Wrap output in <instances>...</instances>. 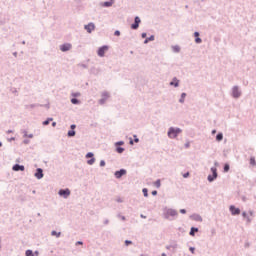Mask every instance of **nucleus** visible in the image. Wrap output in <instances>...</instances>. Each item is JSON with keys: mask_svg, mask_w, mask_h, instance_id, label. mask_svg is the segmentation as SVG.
I'll use <instances>...</instances> for the list:
<instances>
[{"mask_svg": "<svg viewBox=\"0 0 256 256\" xmlns=\"http://www.w3.org/2000/svg\"><path fill=\"white\" fill-rule=\"evenodd\" d=\"M177 215H179V213L173 208H166L163 212V217L167 219V221H173L175 219L173 217H177Z\"/></svg>", "mask_w": 256, "mask_h": 256, "instance_id": "1", "label": "nucleus"}, {"mask_svg": "<svg viewBox=\"0 0 256 256\" xmlns=\"http://www.w3.org/2000/svg\"><path fill=\"white\" fill-rule=\"evenodd\" d=\"M183 130L181 128H175V127H170L168 129L167 135L169 139H177L179 137V133H182Z\"/></svg>", "mask_w": 256, "mask_h": 256, "instance_id": "2", "label": "nucleus"}, {"mask_svg": "<svg viewBox=\"0 0 256 256\" xmlns=\"http://www.w3.org/2000/svg\"><path fill=\"white\" fill-rule=\"evenodd\" d=\"M211 172L212 174H209L207 177L209 183H213V181H215L217 177H219V174L217 173V167H212Z\"/></svg>", "mask_w": 256, "mask_h": 256, "instance_id": "3", "label": "nucleus"}, {"mask_svg": "<svg viewBox=\"0 0 256 256\" xmlns=\"http://www.w3.org/2000/svg\"><path fill=\"white\" fill-rule=\"evenodd\" d=\"M107 51H109L108 45H103V46L99 47L97 50L98 57H105V53H107Z\"/></svg>", "mask_w": 256, "mask_h": 256, "instance_id": "4", "label": "nucleus"}, {"mask_svg": "<svg viewBox=\"0 0 256 256\" xmlns=\"http://www.w3.org/2000/svg\"><path fill=\"white\" fill-rule=\"evenodd\" d=\"M139 25H141V18L139 16H135L134 23L131 24V29H133V31H137V29H139Z\"/></svg>", "mask_w": 256, "mask_h": 256, "instance_id": "5", "label": "nucleus"}, {"mask_svg": "<svg viewBox=\"0 0 256 256\" xmlns=\"http://www.w3.org/2000/svg\"><path fill=\"white\" fill-rule=\"evenodd\" d=\"M232 97L233 99H239V97H241V90H239V86L232 87Z\"/></svg>", "mask_w": 256, "mask_h": 256, "instance_id": "6", "label": "nucleus"}, {"mask_svg": "<svg viewBox=\"0 0 256 256\" xmlns=\"http://www.w3.org/2000/svg\"><path fill=\"white\" fill-rule=\"evenodd\" d=\"M58 195H60V197H63L64 199H67V197H69V195H71V190H69V188L60 189L58 191Z\"/></svg>", "mask_w": 256, "mask_h": 256, "instance_id": "7", "label": "nucleus"}, {"mask_svg": "<svg viewBox=\"0 0 256 256\" xmlns=\"http://www.w3.org/2000/svg\"><path fill=\"white\" fill-rule=\"evenodd\" d=\"M109 99V92L105 91L101 94V99L99 100V105H105Z\"/></svg>", "mask_w": 256, "mask_h": 256, "instance_id": "8", "label": "nucleus"}, {"mask_svg": "<svg viewBox=\"0 0 256 256\" xmlns=\"http://www.w3.org/2000/svg\"><path fill=\"white\" fill-rule=\"evenodd\" d=\"M229 211H230L231 215H233V216L241 215V209L235 207V205H230Z\"/></svg>", "mask_w": 256, "mask_h": 256, "instance_id": "9", "label": "nucleus"}, {"mask_svg": "<svg viewBox=\"0 0 256 256\" xmlns=\"http://www.w3.org/2000/svg\"><path fill=\"white\" fill-rule=\"evenodd\" d=\"M86 159H89L87 161L88 165H93L95 163V154H93V152H88L86 154Z\"/></svg>", "mask_w": 256, "mask_h": 256, "instance_id": "10", "label": "nucleus"}, {"mask_svg": "<svg viewBox=\"0 0 256 256\" xmlns=\"http://www.w3.org/2000/svg\"><path fill=\"white\" fill-rule=\"evenodd\" d=\"M123 175H127V170L126 169H120V170H117L115 173H114V177H116V179H121V177H123Z\"/></svg>", "mask_w": 256, "mask_h": 256, "instance_id": "11", "label": "nucleus"}, {"mask_svg": "<svg viewBox=\"0 0 256 256\" xmlns=\"http://www.w3.org/2000/svg\"><path fill=\"white\" fill-rule=\"evenodd\" d=\"M70 129L71 130H69L67 133V137H75V135L77 134V132H75V129H77V125L71 124Z\"/></svg>", "mask_w": 256, "mask_h": 256, "instance_id": "12", "label": "nucleus"}, {"mask_svg": "<svg viewBox=\"0 0 256 256\" xmlns=\"http://www.w3.org/2000/svg\"><path fill=\"white\" fill-rule=\"evenodd\" d=\"M84 29L87 30V33H93L95 31V23L90 22L84 26Z\"/></svg>", "mask_w": 256, "mask_h": 256, "instance_id": "13", "label": "nucleus"}, {"mask_svg": "<svg viewBox=\"0 0 256 256\" xmlns=\"http://www.w3.org/2000/svg\"><path fill=\"white\" fill-rule=\"evenodd\" d=\"M70 49H71L70 43H64L60 45V51H62V53H67V51H70Z\"/></svg>", "mask_w": 256, "mask_h": 256, "instance_id": "14", "label": "nucleus"}, {"mask_svg": "<svg viewBox=\"0 0 256 256\" xmlns=\"http://www.w3.org/2000/svg\"><path fill=\"white\" fill-rule=\"evenodd\" d=\"M34 177H36V179H43V168H37Z\"/></svg>", "mask_w": 256, "mask_h": 256, "instance_id": "15", "label": "nucleus"}, {"mask_svg": "<svg viewBox=\"0 0 256 256\" xmlns=\"http://www.w3.org/2000/svg\"><path fill=\"white\" fill-rule=\"evenodd\" d=\"M13 171H25V166L20 164H15L12 167Z\"/></svg>", "mask_w": 256, "mask_h": 256, "instance_id": "16", "label": "nucleus"}, {"mask_svg": "<svg viewBox=\"0 0 256 256\" xmlns=\"http://www.w3.org/2000/svg\"><path fill=\"white\" fill-rule=\"evenodd\" d=\"M194 221H198V222H203V217H201V215L199 214H193L192 216H190Z\"/></svg>", "mask_w": 256, "mask_h": 256, "instance_id": "17", "label": "nucleus"}, {"mask_svg": "<svg viewBox=\"0 0 256 256\" xmlns=\"http://www.w3.org/2000/svg\"><path fill=\"white\" fill-rule=\"evenodd\" d=\"M171 87H179V79L177 77H174L172 81L170 82Z\"/></svg>", "mask_w": 256, "mask_h": 256, "instance_id": "18", "label": "nucleus"}, {"mask_svg": "<svg viewBox=\"0 0 256 256\" xmlns=\"http://www.w3.org/2000/svg\"><path fill=\"white\" fill-rule=\"evenodd\" d=\"M195 233H199V228H197V227H191L190 232H189V235H190L191 237H195Z\"/></svg>", "mask_w": 256, "mask_h": 256, "instance_id": "19", "label": "nucleus"}, {"mask_svg": "<svg viewBox=\"0 0 256 256\" xmlns=\"http://www.w3.org/2000/svg\"><path fill=\"white\" fill-rule=\"evenodd\" d=\"M35 107H43L42 104H29L26 105V109H35Z\"/></svg>", "mask_w": 256, "mask_h": 256, "instance_id": "20", "label": "nucleus"}, {"mask_svg": "<svg viewBox=\"0 0 256 256\" xmlns=\"http://www.w3.org/2000/svg\"><path fill=\"white\" fill-rule=\"evenodd\" d=\"M185 97H187V93L183 92L180 96L179 103H185Z\"/></svg>", "mask_w": 256, "mask_h": 256, "instance_id": "21", "label": "nucleus"}, {"mask_svg": "<svg viewBox=\"0 0 256 256\" xmlns=\"http://www.w3.org/2000/svg\"><path fill=\"white\" fill-rule=\"evenodd\" d=\"M149 41H155V35H151L150 37L146 38L144 40V44L147 45V43H149Z\"/></svg>", "mask_w": 256, "mask_h": 256, "instance_id": "22", "label": "nucleus"}, {"mask_svg": "<svg viewBox=\"0 0 256 256\" xmlns=\"http://www.w3.org/2000/svg\"><path fill=\"white\" fill-rule=\"evenodd\" d=\"M51 235H52V237H56L57 239H59V237H61V232H57V231L53 230L51 232Z\"/></svg>", "mask_w": 256, "mask_h": 256, "instance_id": "23", "label": "nucleus"}, {"mask_svg": "<svg viewBox=\"0 0 256 256\" xmlns=\"http://www.w3.org/2000/svg\"><path fill=\"white\" fill-rule=\"evenodd\" d=\"M231 169V166L229 163L224 164L223 171L224 173H229V170Z\"/></svg>", "mask_w": 256, "mask_h": 256, "instance_id": "24", "label": "nucleus"}, {"mask_svg": "<svg viewBox=\"0 0 256 256\" xmlns=\"http://www.w3.org/2000/svg\"><path fill=\"white\" fill-rule=\"evenodd\" d=\"M71 103H72V105H79L81 103V101L77 98H72Z\"/></svg>", "mask_w": 256, "mask_h": 256, "instance_id": "25", "label": "nucleus"}, {"mask_svg": "<svg viewBox=\"0 0 256 256\" xmlns=\"http://www.w3.org/2000/svg\"><path fill=\"white\" fill-rule=\"evenodd\" d=\"M172 51L174 53H179V51H181V47H179L178 45L172 46Z\"/></svg>", "mask_w": 256, "mask_h": 256, "instance_id": "26", "label": "nucleus"}, {"mask_svg": "<svg viewBox=\"0 0 256 256\" xmlns=\"http://www.w3.org/2000/svg\"><path fill=\"white\" fill-rule=\"evenodd\" d=\"M53 121V118H47L45 121L42 122V125L47 126Z\"/></svg>", "mask_w": 256, "mask_h": 256, "instance_id": "27", "label": "nucleus"}, {"mask_svg": "<svg viewBox=\"0 0 256 256\" xmlns=\"http://www.w3.org/2000/svg\"><path fill=\"white\" fill-rule=\"evenodd\" d=\"M223 139V133L219 132L217 135H216V141H221Z\"/></svg>", "mask_w": 256, "mask_h": 256, "instance_id": "28", "label": "nucleus"}, {"mask_svg": "<svg viewBox=\"0 0 256 256\" xmlns=\"http://www.w3.org/2000/svg\"><path fill=\"white\" fill-rule=\"evenodd\" d=\"M116 151L121 154L125 151V148L121 147V146H116Z\"/></svg>", "mask_w": 256, "mask_h": 256, "instance_id": "29", "label": "nucleus"}, {"mask_svg": "<svg viewBox=\"0 0 256 256\" xmlns=\"http://www.w3.org/2000/svg\"><path fill=\"white\" fill-rule=\"evenodd\" d=\"M142 193H143L144 197H149V190L147 188H143Z\"/></svg>", "mask_w": 256, "mask_h": 256, "instance_id": "30", "label": "nucleus"}, {"mask_svg": "<svg viewBox=\"0 0 256 256\" xmlns=\"http://www.w3.org/2000/svg\"><path fill=\"white\" fill-rule=\"evenodd\" d=\"M170 247H172V249H177V247H179V245L177 244V242L172 241V242L170 243Z\"/></svg>", "mask_w": 256, "mask_h": 256, "instance_id": "31", "label": "nucleus"}, {"mask_svg": "<svg viewBox=\"0 0 256 256\" xmlns=\"http://www.w3.org/2000/svg\"><path fill=\"white\" fill-rule=\"evenodd\" d=\"M25 255L26 256H35L33 250H26Z\"/></svg>", "mask_w": 256, "mask_h": 256, "instance_id": "32", "label": "nucleus"}, {"mask_svg": "<svg viewBox=\"0 0 256 256\" xmlns=\"http://www.w3.org/2000/svg\"><path fill=\"white\" fill-rule=\"evenodd\" d=\"M112 5H113L112 1H106L104 2L103 7H111Z\"/></svg>", "mask_w": 256, "mask_h": 256, "instance_id": "33", "label": "nucleus"}, {"mask_svg": "<svg viewBox=\"0 0 256 256\" xmlns=\"http://www.w3.org/2000/svg\"><path fill=\"white\" fill-rule=\"evenodd\" d=\"M154 185H155V187H156L157 189H159V187H161V180H160V179L156 180L155 183H154Z\"/></svg>", "mask_w": 256, "mask_h": 256, "instance_id": "34", "label": "nucleus"}, {"mask_svg": "<svg viewBox=\"0 0 256 256\" xmlns=\"http://www.w3.org/2000/svg\"><path fill=\"white\" fill-rule=\"evenodd\" d=\"M250 165H252V166H255V165H256V161H255V157H254V156H252V157L250 158Z\"/></svg>", "mask_w": 256, "mask_h": 256, "instance_id": "35", "label": "nucleus"}, {"mask_svg": "<svg viewBox=\"0 0 256 256\" xmlns=\"http://www.w3.org/2000/svg\"><path fill=\"white\" fill-rule=\"evenodd\" d=\"M121 145H125L124 141H118L115 143V147H121Z\"/></svg>", "mask_w": 256, "mask_h": 256, "instance_id": "36", "label": "nucleus"}, {"mask_svg": "<svg viewBox=\"0 0 256 256\" xmlns=\"http://www.w3.org/2000/svg\"><path fill=\"white\" fill-rule=\"evenodd\" d=\"M125 245H126V247H129V245H133V241H131V240H125Z\"/></svg>", "mask_w": 256, "mask_h": 256, "instance_id": "37", "label": "nucleus"}, {"mask_svg": "<svg viewBox=\"0 0 256 256\" xmlns=\"http://www.w3.org/2000/svg\"><path fill=\"white\" fill-rule=\"evenodd\" d=\"M72 95V97H81V93L80 92H74V93H72L71 94Z\"/></svg>", "mask_w": 256, "mask_h": 256, "instance_id": "38", "label": "nucleus"}, {"mask_svg": "<svg viewBox=\"0 0 256 256\" xmlns=\"http://www.w3.org/2000/svg\"><path fill=\"white\" fill-rule=\"evenodd\" d=\"M195 43L200 44L203 43V40L200 37L195 38Z\"/></svg>", "mask_w": 256, "mask_h": 256, "instance_id": "39", "label": "nucleus"}, {"mask_svg": "<svg viewBox=\"0 0 256 256\" xmlns=\"http://www.w3.org/2000/svg\"><path fill=\"white\" fill-rule=\"evenodd\" d=\"M117 217H118L119 219H121L122 221H125V219H126L125 216H123V215H121V214H118Z\"/></svg>", "mask_w": 256, "mask_h": 256, "instance_id": "40", "label": "nucleus"}, {"mask_svg": "<svg viewBox=\"0 0 256 256\" xmlns=\"http://www.w3.org/2000/svg\"><path fill=\"white\" fill-rule=\"evenodd\" d=\"M78 67H82V69H87V64H78Z\"/></svg>", "mask_w": 256, "mask_h": 256, "instance_id": "41", "label": "nucleus"}, {"mask_svg": "<svg viewBox=\"0 0 256 256\" xmlns=\"http://www.w3.org/2000/svg\"><path fill=\"white\" fill-rule=\"evenodd\" d=\"M23 143H24V145H29V143H31V141L29 139H24Z\"/></svg>", "mask_w": 256, "mask_h": 256, "instance_id": "42", "label": "nucleus"}, {"mask_svg": "<svg viewBox=\"0 0 256 256\" xmlns=\"http://www.w3.org/2000/svg\"><path fill=\"white\" fill-rule=\"evenodd\" d=\"M114 35H115L116 37H119V35H121V31L116 30V31L114 32Z\"/></svg>", "mask_w": 256, "mask_h": 256, "instance_id": "43", "label": "nucleus"}, {"mask_svg": "<svg viewBox=\"0 0 256 256\" xmlns=\"http://www.w3.org/2000/svg\"><path fill=\"white\" fill-rule=\"evenodd\" d=\"M242 217H244V219H247L249 216L247 215V212H242Z\"/></svg>", "mask_w": 256, "mask_h": 256, "instance_id": "44", "label": "nucleus"}, {"mask_svg": "<svg viewBox=\"0 0 256 256\" xmlns=\"http://www.w3.org/2000/svg\"><path fill=\"white\" fill-rule=\"evenodd\" d=\"M141 37H142V39H147V33L143 32V33L141 34Z\"/></svg>", "mask_w": 256, "mask_h": 256, "instance_id": "45", "label": "nucleus"}, {"mask_svg": "<svg viewBox=\"0 0 256 256\" xmlns=\"http://www.w3.org/2000/svg\"><path fill=\"white\" fill-rule=\"evenodd\" d=\"M23 137H28L27 130H22Z\"/></svg>", "mask_w": 256, "mask_h": 256, "instance_id": "46", "label": "nucleus"}, {"mask_svg": "<svg viewBox=\"0 0 256 256\" xmlns=\"http://www.w3.org/2000/svg\"><path fill=\"white\" fill-rule=\"evenodd\" d=\"M100 167H105V160L100 161Z\"/></svg>", "mask_w": 256, "mask_h": 256, "instance_id": "47", "label": "nucleus"}, {"mask_svg": "<svg viewBox=\"0 0 256 256\" xmlns=\"http://www.w3.org/2000/svg\"><path fill=\"white\" fill-rule=\"evenodd\" d=\"M189 175H190L189 172L184 173V174H183L184 179H187V177H189Z\"/></svg>", "mask_w": 256, "mask_h": 256, "instance_id": "48", "label": "nucleus"}, {"mask_svg": "<svg viewBox=\"0 0 256 256\" xmlns=\"http://www.w3.org/2000/svg\"><path fill=\"white\" fill-rule=\"evenodd\" d=\"M180 213H181L182 215H185V213H187V210H186V209H180Z\"/></svg>", "mask_w": 256, "mask_h": 256, "instance_id": "49", "label": "nucleus"}, {"mask_svg": "<svg viewBox=\"0 0 256 256\" xmlns=\"http://www.w3.org/2000/svg\"><path fill=\"white\" fill-rule=\"evenodd\" d=\"M134 142L139 143V138H137V135H134Z\"/></svg>", "mask_w": 256, "mask_h": 256, "instance_id": "50", "label": "nucleus"}, {"mask_svg": "<svg viewBox=\"0 0 256 256\" xmlns=\"http://www.w3.org/2000/svg\"><path fill=\"white\" fill-rule=\"evenodd\" d=\"M116 201H117V203H123V199H121V197H118V198L116 199Z\"/></svg>", "mask_w": 256, "mask_h": 256, "instance_id": "51", "label": "nucleus"}, {"mask_svg": "<svg viewBox=\"0 0 256 256\" xmlns=\"http://www.w3.org/2000/svg\"><path fill=\"white\" fill-rule=\"evenodd\" d=\"M189 251H190L191 253H195V247H190V248H189Z\"/></svg>", "mask_w": 256, "mask_h": 256, "instance_id": "52", "label": "nucleus"}, {"mask_svg": "<svg viewBox=\"0 0 256 256\" xmlns=\"http://www.w3.org/2000/svg\"><path fill=\"white\" fill-rule=\"evenodd\" d=\"M166 249H167L168 251H171V249H173V248L171 247V244H169V245L166 246Z\"/></svg>", "mask_w": 256, "mask_h": 256, "instance_id": "53", "label": "nucleus"}, {"mask_svg": "<svg viewBox=\"0 0 256 256\" xmlns=\"http://www.w3.org/2000/svg\"><path fill=\"white\" fill-rule=\"evenodd\" d=\"M199 32H194V37H195V39H197V37H199Z\"/></svg>", "mask_w": 256, "mask_h": 256, "instance_id": "54", "label": "nucleus"}, {"mask_svg": "<svg viewBox=\"0 0 256 256\" xmlns=\"http://www.w3.org/2000/svg\"><path fill=\"white\" fill-rule=\"evenodd\" d=\"M242 201H243L244 203H246V202H247V197L242 196Z\"/></svg>", "mask_w": 256, "mask_h": 256, "instance_id": "55", "label": "nucleus"}, {"mask_svg": "<svg viewBox=\"0 0 256 256\" xmlns=\"http://www.w3.org/2000/svg\"><path fill=\"white\" fill-rule=\"evenodd\" d=\"M104 225H109V219L104 220Z\"/></svg>", "mask_w": 256, "mask_h": 256, "instance_id": "56", "label": "nucleus"}, {"mask_svg": "<svg viewBox=\"0 0 256 256\" xmlns=\"http://www.w3.org/2000/svg\"><path fill=\"white\" fill-rule=\"evenodd\" d=\"M152 195L155 197V195H157V190H153Z\"/></svg>", "mask_w": 256, "mask_h": 256, "instance_id": "57", "label": "nucleus"}, {"mask_svg": "<svg viewBox=\"0 0 256 256\" xmlns=\"http://www.w3.org/2000/svg\"><path fill=\"white\" fill-rule=\"evenodd\" d=\"M76 245H83V241H77Z\"/></svg>", "mask_w": 256, "mask_h": 256, "instance_id": "58", "label": "nucleus"}, {"mask_svg": "<svg viewBox=\"0 0 256 256\" xmlns=\"http://www.w3.org/2000/svg\"><path fill=\"white\" fill-rule=\"evenodd\" d=\"M42 107H46V109H49V108H50V105H49V103H48V104L43 105Z\"/></svg>", "mask_w": 256, "mask_h": 256, "instance_id": "59", "label": "nucleus"}, {"mask_svg": "<svg viewBox=\"0 0 256 256\" xmlns=\"http://www.w3.org/2000/svg\"><path fill=\"white\" fill-rule=\"evenodd\" d=\"M249 215H250L251 217H253V215H254L253 210H250V211H249Z\"/></svg>", "mask_w": 256, "mask_h": 256, "instance_id": "60", "label": "nucleus"}, {"mask_svg": "<svg viewBox=\"0 0 256 256\" xmlns=\"http://www.w3.org/2000/svg\"><path fill=\"white\" fill-rule=\"evenodd\" d=\"M246 220H247V223H251V218H249V216L246 218Z\"/></svg>", "mask_w": 256, "mask_h": 256, "instance_id": "61", "label": "nucleus"}, {"mask_svg": "<svg viewBox=\"0 0 256 256\" xmlns=\"http://www.w3.org/2000/svg\"><path fill=\"white\" fill-rule=\"evenodd\" d=\"M34 256H39V251L36 250V251L34 252Z\"/></svg>", "mask_w": 256, "mask_h": 256, "instance_id": "62", "label": "nucleus"}, {"mask_svg": "<svg viewBox=\"0 0 256 256\" xmlns=\"http://www.w3.org/2000/svg\"><path fill=\"white\" fill-rule=\"evenodd\" d=\"M29 139H33V134H28L27 136Z\"/></svg>", "mask_w": 256, "mask_h": 256, "instance_id": "63", "label": "nucleus"}, {"mask_svg": "<svg viewBox=\"0 0 256 256\" xmlns=\"http://www.w3.org/2000/svg\"><path fill=\"white\" fill-rule=\"evenodd\" d=\"M8 141H15V137H11Z\"/></svg>", "mask_w": 256, "mask_h": 256, "instance_id": "64", "label": "nucleus"}]
</instances>
